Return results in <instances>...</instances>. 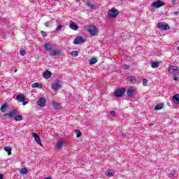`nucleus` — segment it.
Masks as SVG:
<instances>
[{
  "mask_svg": "<svg viewBox=\"0 0 179 179\" xmlns=\"http://www.w3.org/2000/svg\"><path fill=\"white\" fill-rule=\"evenodd\" d=\"M85 31L90 33L92 36H96L98 33L97 27L94 25H88L86 27Z\"/></svg>",
  "mask_w": 179,
  "mask_h": 179,
  "instance_id": "1",
  "label": "nucleus"
},
{
  "mask_svg": "<svg viewBox=\"0 0 179 179\" xmlns=\"http://www.w3.org/2000/svg\"><path fill=\"white\" fill-rule=\"evenodd\" d=\"M157 28H158L160 31H166L171 29L169 25L164 22H159L157 24Z\"/></svg>",
  "mask_w": 179,
  "mask_h": 179,
  "instance_id": "2",
  "label": "nucleus"
},
{
  "mask_svg": "<svg viewBox=\"0 0 179 179\" xmlns=\"http://www.w3.org/2000/svg\"><path fill=\"white\" fill-rule=\"evenodd\" d=\"M119 15V10L115 8L110 9L108 11V15L110 18H115Z\"/></svg>",
  "mask_w": 179,
  "mask_h": 179,
  "instance_id": "3",
  "label": "nucleus"
},
{
  "mask_svg": "<svg viewBox=\"0 0 179 179\" xmlns=\"http://www.w3.org/2000/svg\"><path fill=\"white\" fill-rule=\"evenodd\" d=\"M168 71L171 74L176 75L179 73V67L177 66H171L169 67Z\"/></svg>",
  "mask_w": 179,
  "mask_h": 179,
  "instance_id": "4",
  "label": "nucleus"
},
{
  "mask_svg": "<svg viewBox=\"0 0 179 179\" xmlns=\"http://www.w3.org/2000/svg\"><path fill=\"white\" fill-rule=\"evenodd\" d=\"M124 92H125L124 88L123 87L119 88L118 90H116V91H115L114 95L116 97H122L124 94Z\"/></svg>",
  "mask_w": 179,
  "mask_h": 179,
  "instance_id": "5",
  "label": "nucleus"
},
{
  "mask_svg": "<svg viewBox=\"0 0 179 179\" xmlns=\"http://www.w3.org/2000/svg\"><path fill=\"white\" fill-rule=\"evenodd\" d=\"M18 115H20V111H17V109H13L9 113H5V116H8V118L15 117Z\"/></svg>",
  "mask_w": 179,
  "mask_h": 179,
  "instance_id": "6",
  "label": "nucleus"
},
{
  "mask_svg": "<svg viewBox=\"0 0 179 179\" xmlns=\"http://www.w3.org/2000/svg\"><path fill=\"white\" fill-rule=\"evenodd\" d=\"M62 86V81L60 80H55V82L52 83V90H57L58 89L61 88Z\"/></svg>",
  "mask_w": 179,
  "mask_h": 179,
  "instance_id": "7",
  "label": "nucleus"
},
{
  "mask_svg": "<svg viewBox=\"0 0 179 179\" xmlns=\"http://www.w3.org/2000/svg\"><path fill=\"white\" fill-rule=\"evenodd\" d=\"M164 5H165V3L164 1H155L151 4V6H152L156 9H158L159 8L164 6Z\"/></svg>",
  "mask_w": 179,
  "mask_h": 179,
  "instance_id": "8",
  "label": "nucleus"
},
{
  "mask_svg": "<svg viewBox=\"0 0 179 179\" xmlns=\"http://www.w3.org/2000/svg\"><path fill=\"white\" fill-rule=\"evenodd\" d=\"M85 42V40L84 39L83 37L82 36H78L74 39V44L78 45V44H82Z\"/></svg>",
  "mask_w": 179,
  "mask_h": 179,
  "instance_id": "9",
  "label": "nucleus"
},
{
  "mask_svg": "<svg viewBox=\"0 0 179 179\" xmlns=\"http://www.w3.org/2000/svg\"><path fill=\"white\" fill-rule=\"evenodd\" d=\"M135 92V89L133 86L130 87L128 90L126 94H127L128 97H132L134 96Z\"/></svg>",
  "mask_w": 179,
  "mask_h": 179,
  "instance_id": "10",
  "label": "nucleus"
},
{
  "mask_svg": "<svg viewBox=\"0 0 179 179\" xmlns=\"http://www.w3.org/2000/svg\"><path fill=\"white\" fill-rule=\"evenodd\" d=\"M46 99L44 98H40L37 101V106L40 107H44L45 106Z\"/></svg>",
  "mask_w": 179,
  "mask_h": 179,
  "instance_id": "11",
  "label": "nucleus"
},
{
  "mask_svg": "<svg viewBox=\"0 0 179 179\" xmlns=\"http://www.w3.org/2000/svg\"><path fill=\"white\" fill-rule=\"evenodd\" d=\"M49 55L52 57L61 55V51L59 50H51Z\"/></svg>",
  "mask_w": 179,
  "mask_h": 179,
  "instance_id": "12",
  "label": "nucleus"
},
{
  "mask_svg": "<svg viewBox=\"0 0 179 179\" xmlns=\"http://www.w3.org/2000/svg\"><path fill=\"white\" fill-rule=\"evenodd\" d=\"M33 137L34 138H35V141L38 145H42L41 139L40 138V136H38L36 133H33Z\"/></svg>",
  "mask_w": 179,
  "mask_h": 179,
  "instance_id": "13",
  "label": "nucleus"
},
{
  "mask_svg": "<svg viewBox=\"0 0 179 179\" xmlns=\"http://www.w3.org/2000/svg\"><path fill=\"white\" fill-rule=\"evenodd\" d=\"M115 171H113L111 169H109V170H107L106 172H105V175L108 177H113L115 176Z\"/></svg>",
  "mask_w": 179,
  "mask_h": 179,
  "instance_id": "14",
  "label": "nucleus"
},
{
  "mask_svg": "<svg viewBox=\"0 0 179 179\" xmlns=\"http://www.w3.org/2000/svg\"><path fill=\"white\" fill-rule=\"evenodd\" d=\"M172 101H173V103L175 104H178L179 103V94H176L175 96H172Z\"/></svg>",
  "mask_w": 179,
  "mask_h": 179,
  "instance_id": "15",
  "label": "nucleus"
},
{
  "mask_svg": "<svg viewBox=\"0 0 179 179\" xmlns=\"http://www.w3.org/2000/svg\"><path fill=\"white\" fill-rule=\"evenodd\" d=\"M52 76V73L50 71L47 70L44 72L43 73V78H45V79H48L50 78V76Z\"/></svg>",
  "mask_w": 179,
  "mask_h": 179,
  "instance_id": "16",
  "label": "nucleus"
},
{
  "mask_svg": "<svg viewBox=\"0 0 179 179\" xmlns=\"http://www.w3.org/2000/svg\"><path fill=\"white\" fill-rule=\"evenodd\" d=\"M177 175V171H171L170 173L168 174V177L171 178V179L175 178V176Z\"/></svg>",
  "mask_w": 179,
  "mask_h": 179,
  "instance_id": "17",
  "label": "nucleus"
},
{
  "mask_svg": "<svg viewBox=\"0 0 179 179\" xmlns=\"http://www.w3.org/2000/svg\"><path fill=\"white\" fill-rule=\"evenodd\" d=\"M43 48L47 51L52 50V45L48 43H45Z\"/></svg>",
  "mask_w": 179,
  "mask_h": 179,
  "instance_id": "18",
  "label": "nucleus"
},
{
  "mask_svg": "<svg viewBox=\"0 0 179 179\" xmlns=\"http://www.w3.org/2000/svg\"><path fill=\"white\" fill-rule=\"evenodd\" d=\"M16 99L20 101V102H23L24 101V95L21 94L20 95H17L16 97Z\"/></svg>",
  "mask_w": 179,
  "mask_h": 179,
  "instance_id": "19",
  "label": "nucleus"
},
{
  "mask_svg": "<svg viewBox=\"0 0 179 179\" xmlns=\"http://www.w3.org/2000/svg\"><path fill=\"white\" fill-rule=\"evenodd\" d=\"M70 28L74 31H78V27L77 25V24L75 23H71L70 24Z\"/></svg>",
  "mask_w": 179,
  "mask_h": 179,
  "instance_id": "20",
  "label": "nucleus"
},
{
  "mask_svg": "<svg viewBox=\"0 0 179 179\" xmlns=\"http://www.w3.org/2000/svg\"><path fill=\"white\" fill-rule=\"evenodd\" d=\"M127 80H128L129 82H131L132 84H135L136 82V77H134V76H129V77H127Z\"/></svg>",
  "mask_w": 179,
  "mask_h": 179,
  "instance_id": "21",
  "label": "nucleus"
},
{
  "mask_svg": "<svg viewBox=\"0 0 179 179\" xmlns=\"http://www.w3.org/2000/svg\"><path fill=\"white\" fill-rule=\"evenodd\" d=\"M8 104L4 103L1 105V110L2 113H6L7 111Z\"/></svg>",
  "mask_w": 179,
  "mask_h": 179,
  "instance_id": "22",
  "label": "nucleus"
},
{
  "mask_svg": "<svg viewBox=\"0 0 179 179\" xmlns=\"http://www.w3.org/2000/svg\"><path fill=\"white\" fill-rule=\"evenodd\" d=\"M14 120L15 121L17 122V121H22L23 120V116L21 115H18L14 117Z\"/></svg>",
  "mask_w": 179,
  "mask_h": 179,
  "instance_id": "23",
  "label": "nucleus"
},
{
  "mask_svg": "<svg viewBox=\"0 0 179 179\" xmlns=\"http://www.w3.org/2000/svg\"><path fill=\"white\" fill-rule=\"evenodd\" d=\"M89 62L90 65H93L97 62V59L96 57H92Z\"/></svg>",
  "mask_w": 179,
  "mask_h": 179,
  "instance_id": "24",
  "label": "nucleus"
},
{
  "mask_svg": "<svg viewBox=\"0 0 179 179\" xmlns=\"http://www.w3.org/2000/svg\"><path fill=\"white\" fill-rule=\"evenodd\" d=\"M64 145V141H59V142L57 143L56 148H61Z\"/></svg>",
  "mask_w": 179,
  "mask_h": 179,
  "instance_id": "25",
  "label": "nucleus"
},
{
  "mask_svg": "<svg viewBox=\"0 0 179 179\" xmlns=\"http://www.w3.org/2000/svg\"><path fill=\"white\" fill-rule=\"evenodd\" d=\"M5 151L7 152L8 155H12V148H9V147H6L4 148Z\"/></svg>",
  "mask_w": 179,
  "mask_h": 179,
  "instance_id": "26",
  "label": "nucleus"
},
{
  "mask_svg": "<svg viewBox=\"0 0 179 179\" xmlns=\"http://www.w3.org/2000/svg\"><path fill=\"white\" fill-rule=\"evenodd\" d=\"M164 106V105L160 103V104H158V105H156L155 108V110H162V108Z\"/></svg>",
  "mask_w": 179,
  "mask_h": 179,
  "instance_id": "27",
  "label": "nucleus"
},
{
  "mask_svg": "<svg viewBox=\"0 0 179 179\" xmlns=\"http://www.w3.org/2000/svg\"><path fill=\"white\" fill-rule=\"evenodd\" d=\"M32 88H38L40 87V88H42V85H40L39 83H34L32 85H31Z\"/></svg>",
  "mask_w": 179,
  "mask_h": 179,
  "instance_id": "28",
  "label": "nucleus"
},
{
  "mask_svg": "<svg viewBox=\"0 0 179 179\" xmlns=\"http://www.w3.org/2000/svg\"><path fill=\"white\" fill-rule=\"evenodd\" d=\"M52 106H53V108H55L57 110L61 107V106L57 102H53Z\"/></svg>",
  "mask_w": 179,
  "mask_h": 179,
  "instance_id": "29",
  "label": "nucleus"
},
{
  "mask_svg": "<svg viewBox=\"0 0 179 179\" xmlns=\"http://www.w3.org/2000/svg\"><path fill=\"white\" fill-rule=\"evenodd\" d=\"M75 132L76 134V138H80L81 137L82 133L80 132V130L76 129V130H75Z\"/></svg>",
  "mask_w": 179,
  "mask_h": 179,
  "instance_id": "30",
  "label": "nucleus"
},
{
  "mask_svg": "<svg viewBox=\"0 0 179 179\" xmlns=\"http://www.w3.org/2000/svg\"><path fill=\"white\" fill-rule=\"evenodd\" d=\"M151 66L153 69L157 68L159 66V63L157 62H152Z\"/></svg>",
  "mask_w": 179,
  "mask_h": 179,
  "instance_id": "31",
  "label": "nucleus"
},
{
  "mask_svg": "<svg viewBox=\"0 0 179 179\" xmlns=\"http://www.w3.org/2000/svg\"><path fill=\"white\" fill-rule=\"evenodd\" d=\"M63 28H64V25L59 24V26L57 27L56 31L57 32L61 31L62 29Z\"/></svg>",
  "mask_w": 179,
  "mask_h": 179,
  "instance_id": "32",
  "label": "nucleus"
},
{
  "mask_svg": "<svg viewBox=\"0 0 179 179\" xmlns=\"http://www.w3.org/2000/svg\"><path fill=\"white\" fill-rule=\"evenodd\" d=\"M20 173L22 174H27V168H22Z\"/></svg>",
  "mask_w": 179,
  "mask_h": 179,
  "instance_id": "33",
  "label": "nucleus"
},
{
  "mask_svg": "<svg viewBox=\"0 0 179 179\" xmlns=\"http://www.w3.org/2000/svg\"><path fill=\"white\" fill-rule=\"evenodd\" d=\"M87 6L88 7H90V8H94V5L93 3H92V1H87Z\"/></svg>",
  "mask_w": 179,
  "mask_h": 179,
  "instance_id": "34",
  "label": "nucleus"
},
{
  "mask_svg": "<svg viewBox=\"0 0 179 179\" xmlns=\"http://www.w3.org/2000/svg\"><path fill=\"white\" fill-rule=\"evenodd\" d=\"M7 22V19L6 18H0V24H3V23H6Z\"/></svg>",
  "mask_w": 179,
  "mask_h": 179,
  "instance_id": "35",
  "label": "nucleus"
},
{
  "mask_svg": "<svg viewBox=\"0 0 179 179\" xmlns=\"http://www.w3.org/2000/svg\"><path fill=\"white\" fill-rule=\"evenodd\" d=\"M52 22H53L52 20L47 22L45 23V26L47 27H50V25H52Z\"/></svg>",
  "mask_w": 179,
  "mask_h": 179,
  "instance_id": "36",
  "label": "nucleus"
},
{
  "mask_svg": "<svg viewBox=\"0 0 179 179\" xmlns=\"http://www.w3.org/2000/svg\"><path fill=\"white\" fill-rule=\"evenodd\" d=\"M21 56L24 57L27 54V51L25 50H22L20 52Z\"/></svg>",
  "mask_w": 179,
  "mask_h": 179,
  "instance_id": "37",
  "label": "nucleus"
},
{
  "mask_svg": "<svg viewBox=\"0 0 179 179\" xmlns=\"http://www.w3.org/2000/svg\"><path fill=\"white\" fill-rule=\"evenodd\" d=\"M72 57H78V51H73L71 52Z\"/></svg>",
  "mask_w": 179,
  "mask_h": 179,
  "instance_id": "38",
  "label": "nucleus"
},
{
  "mask_svg": "<svg viewBox=\"0 0 179 179\" xmlns=\"http://www.w3.org/2000/svg\"><path fill=\"white\" fill-rule=\"evenodd\" d=\"M41 36L43 38H46V36H47L45 32H44L43 31H41Z\"/></svg>",
  "mask_w": 179,
  "mask_h": 179,
  "instance_id": "39",
  "label": "nucleus"
},
{
  "mask_svg": "<svg viewBox=\"0 0 179 179\" xmlns=\"http://www.w3.org/2000/svg\"><path fill=\"white\" fill-rule=\"evenodd\" d=\"M147 83H148V80L146 79H143V86H146L147 85Z\"/></svg>",
  "mask_w": 179,
  "mask_h": 179,
  "instance_id": "40",
  "label": "nucleus"
},
{
  "mask_svg": "<svg viewBox=\"0 0 179 179\" xmlns=\"http://www.w3.org/2000/svg\"><path fill=\"white\" fill-rule=\"evenodd\" d=\"M110 115H112L113 117H115L116 116V113L115 111H110Z\"/></svg>",
  "mask_w": 179,
  "mask_h": 179,
  "instance_id": "41",
  "label": "nucleus"
},
{
  "mask_svg": "<svg viewBox=\"0 0 179 179\" xmlns=\"http://www.w3.org/2000/svg\"><path fill=\"white\" fill-rule=\"evenodd\" d=\"M8 117V115H5V114L3 115L2 116L3 120H7Z\"/></svg>",
  "mask_w": 179,
  "mask_h": 179,
  "instance_id": "42",
  "label": "nucleus"
},
{
  "mask_svg": "<svg viewBox=\"0 0 179 179\" xmlns=\"http://www.w3.org/2000/svg\"><path fill=\"white\" fill-rule=\"evenodd\" d=\"M173 79L174 80L177 81L178 79V78L176 76V75H174Z\"/></svg>",
  "mask_w": 179,
  "mask_h": 179,
  "instance_id": "43",
  "label": "nucleus"
},
{
  "mask_svg": "<svg viewBox=\"0 0 179 179\" xmlns=\"http://www.w3.org/2000/svg\"><path fill=\"white\" fill-rule=\"evenodd\" d=\"M130 69V66L125 64V69Z\"/></svg>",
  "mask_w": 179,
  "mask_h": 179,
  "instance_id": "44",
  "label": "nucleus"
},
{
  "mask_svg": "<svg viewBox=\"0 0 179 179\" xmlns=\"http://www.w3.org/2000/svg\"><path fill=\"white\" fill-rule=\"evenodd\" d=\"M28 103L27 101H22V106H26Z\"/></svg>",
  "mask_w": 179,
  "mask_h": 179,
  "instance_id": "45",
  "label": "nucleus"
},
{
  "mask_svg": "<svg viewBox=\"0 0 179 179\" xmlns=\"http://www.w3.org/2000/svg\"><path fill=\"white\" fill-rule=\"evenodd\" d=\"M174 15L175 16H178V11H176L173 13Z\"/></svg>",
  "mask_w": 179,
  "mask_h": 179,
  "instance_id": "46",
  "label": "nucleus"
},
{
  "mask_svg": "<svg viewBox=\"0 0 179 179\" xmlns=\"http://www.w3.org/2000/svg\"><path fill=\"white\" fill-rule=\"evenodd\" d=\"M177 1L176 0H172V3L176 4Z\"/></svg>",
  "mask_w": 179,
  "mask_h": 179,
  "instance_id": "47",
  "label": "nucleus"
},
{
  "mask_svg": "<svg viewBox=\"0 0 179 179\" xmlns=\"http://www.w3.org/2000/svg\"><path fill=\"white\" fill-rule=\"evenodd\" d=\"M0 179H3V174H0Z\"/></svg>",
  "mask_w": 179,
  "mask_h": 179,
  "instance_id": "48",
  "label": "nucleus"
},
{
  "mask_svg": "<svg viewBox=\"0 0 179 179\" xmlns=\"http://www.w3.org/2000/svg\"><path fill=\"white\" fill-rule=\"evenodd\" d=\"M17 69H15V70H14V72H15V73H16V72H17Z\"/></svg>",
  "mask_w": 179,
  "mask_h": 179,
  "instance_id": "49",
  "label": "nucleus"
},
{
  "mask_svg": "<svg viewBox=\"0 0 179 179\" xmlns=\"http://www.w3.org/2000/svg\"><path fill=\"white\" fill-rule=\"evenodd\" d=\"M178 50L179 51V46L178 47Z\"/></svg>",
  "mask_w": 179,
  "mask_h": 179,
  "instance_id": "50",
  "label": "nucleus"
},
{
  "mask_svg": "<svg viewBox=\"0 0 179 179\" xmlns=\"http://www.w3.org/2000/svg\"><path fill=\"white\" fill-rule=\"evenodd\" d=\"M54 1H58V0H54Z\"/></svg>",
  "mask_w": 179,
  "mask_h": 179,
  "instance_id": "51",
  "label": "nucleus"
},
{
  "mask_svg": "<svg viewBox=\"0 0 179 179\" xmlns=\"http://www.w3.org/2000/svg\"><path fill=\"white\" fill-rule=\"evenodd\" d=\"M76 1H78V0H76Z\"/></svg>",
  "mask_w": 179,
  "mask_h": 179,
  "instance_id": "52",
  "label": "nucleus"
}]
</instances>
